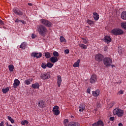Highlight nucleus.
Wrapping results in <instances>:
<instances>
[{"mask_svg":"<svg viewBox=\"0 0 126 126\" xmlns=\"http://www.w3.org/2000/svg\"><path fill=\"white\" fill-rule=\"evenodd\" d=\"M36 31L38 32L39 35L42 37H45L46 34L48 33V29H47V28L43 25H38L36 27Z\"/></svg>","mask_w":126,"mask_h":126,"instance_id":"nucleus-1","label":"nucleus"},{"mask_svg":"<svg viewBox=\"0 0 126 126\" xmlns=\"http://www.w3.org/2000/svg\"><path fill=\"white\" fill-rule=\"evenodd\" d=\"M113 115H116L119 117H123L125 114V111L120 108H115L113 110Z\"/></svg>","mask_w":126,"mask_h":126,"instance_id":"nucleus-2","label":"nucleus"},{"mask_svg":"<svg viewBox=\"0 0 126 126\" xmlns=\"http://www.w3.org/2000/svg\"><path fill=\"white\" fill-rule=\"evenodd\" d=\"M40 22L41 24H42L45 27H51L52 25H53V24H52V22H50V21L45 19H41L40 20Z\"/></svg>","mask_w":126,"mask_h":126,"instance_id":"nucleus-3","label":"nucleus"},{"mask_svg":"<svg viewBox=\"0 0 126 126\" xmlns=\"http://www.w3.org/2000/svg\"><path fill=\"white\" fill-rule=\"evenodd\" d=\"M111 33L115 36H118L119 35H122L124 34V31L121 29H114L111 30Z\"/></svg>","mask_w":126,"mask_h":126,"instance_id":"nucleus-4","label":"nucleus"},{"mask_svg":"<svg viewBox=\"0 0 126 126\" xmlns=\"http://www.w3.org/2000/svg\"><path fill=\"white\" fill-rule=\"evenodd\" d=\"M103 63L107 67L111 66L112 65V59L109 57H105L103 59Z\"/></svg>","mask_w":126,"mask_h":126,"instance_id":"nucleus-5","label":"nucleus"},{"mask_svg":"<svg viewBox=\"0 0 126 126\" xmlns=\"http://www.w3.org/2000/svg\"><path fill=\"white\" fill-rule=\"evenodd\" d=\"M51 75L49 72L44 73L40 75V78L42 80H47V79H49Z\"/></svg>","mask_w":126,"mask_h":126,"instance_id":"nucleus-6","label":"nucleus"},{"mask_svg":"<svg viewBox=\"0 0 126 126\" xmlns=\"http://www.w3.org/2000/svg\"><path fill=\"white\" fill-rule=\"evenodd\" d=\"M31 57H32V58H36V59H40V58H42V53H37L33 52L31 54Z\"/></svg>","mask_w":126,"mask_h":126,"instance_id":"nucleus-7","label":"nucleus"},{"mask_svg":"<svg viewBox=\"0 0 126 126\" xmlns=\"http://www.w3.org/2000/svg\"><path fill=\"white\" fill-rule=\"evenodd\" d=\"M95 61L97 62H102L103 59H104V56L101 54H98L95 56Z\"/></svg>","mask_w":126,"mask_h":126,"instance_id":"nucleus-8","label":"nucleus"},{"mask_svg":"<svg viewBox=\"0 0 126 126\" xmlns=\"http://www.w3.org/2000/svg\"><path fill=\"white\" fill-rule=\"evenodd\" d=\"M13 12L17 14V15L22 16L23 15V13L19 10V9L17 8H14L13 9Z\"/></svg>","mask_w":126,"mask_h":126,"instance_id":"nucleus-9","label":"nucleus"},{"mask_svg":"<svg viewBox=\"0 0 126 126\" xmlns=\"http://www.w3.org/2000/svg\"><path fill=\"white\" fill-rule=\"evenodd\" d=\"M96 81H97V76H96V75L95 74L92 75L90 79V83H92V84L95 83Z\"/></svg>","mask_w":126,"mask_h":126,"instance_id":"nucleus-10","label":"nucleus"},{"mask_svg":"<svg viewBox=\"0 0 126 126\" xmlns=\"http://www.w3.org/2000/svg\"><path fill=\"white\" fill-rule=\"evenodd\" d=\"M103 41L104 42L106 43V44H109L112 41V38H111V37H110V36L106 35L104 36Z\"/></svg>","mask_w":126,"mask_h":126,"instance_id":"nucleus-11","label":"nucleus"},{"mask_svg":"<svg viewBox=\"0 0 126 126\" xmlns=\"http://www.w3.org/2000/svg\"><path fill=\"white\" fill-rule=\"evenodd\" d=\"M53 112L54 113L55 116L60 115V110H59V106H55L53 109Z\"/></svg>","mask_w":126,"mask_h":126,"instance_id":"nucleus-12","label":"nucleus"},{"mask_svg":"<svg viewBox=\"0 0 126 126\" xmlns=\"http://www.w3.org/2000/svg\"><path fill=\"white\" fill-rule=\"evenodd\" d=\"M19 84H20V81L18 79H15L13 86L14 88H17L19 86Z\"/></svg>","mask_w":126,"mask_h":126,"instance_id":"nucleus-13","label":"nucleus"},{"mask_svg":"<svg viewBox=\"0 0 126 126\" xmlns=\"http://www.w3.org/2000/svg\"><path fill=\"white\" fill-rule=\"evenodd\" d=\"M85 104L82 103L79 106V111L80 113H82L84 110H85Z\"/></svg>","mask_w":126,"mask_h":126,"instance_id":"nucleus-14","label":"nucleus"},{"mask_svg":"<svg viewBox=\"0 0 126 126\" xmlns=\"http://www.w3.org/2000/svg\"><path fill=\"white\" fill-rule=\"evenodd\" d=\"M92 93L94 97H98L99 94H100V91L99 90H96L95 91H92Z\"/></svg>","mask_w":126,"mask_h":126,"instance_id":"nucleus-15","label":"nucleus"},{"mask_svg":"<svg viewBox=\"0 0 126 126\" xmlns=\"http://www.w3.org/2000/svg\"><path fill=\"white\" fill-rule=\"evenodd\" d=\"M62 76L61 75H58L57 76V84L58 85V87H61V84H62Z\"/></svg>","mask_w":126,"mask_h":126,"instance_id":"nucleus-16","label":"nucleus"},{"mask_svg":"<svg viewBox=\"0 0 126 126\" xmlns=\"http://www.w3.org/2000/svg\"><path fill=\"white\" fill-rule=\"evenodd\" d=\"M46 106V102L45 101H43V100H40L38 102V106L40 108H44Z\"/></svg>","mask_w":126,"mask_h":126,"instance_id":"nucleus-17","label":"nucleus"},{"mask_svg":"<svg viewBox=\"0 0 126 126\" xmlns=\"http://www.w3.org/2000/svg\"><path fill=\"white\" fill-rule=\"evenodd\" d=\"M69 126H80V124L78 122H71L69 123Z\"/></svg>","mask_w":126,"mask_h":126,"instance_id":"nucleus-18","label":"nucleus"},{"mask_svg":"<svg viewBox=\"0 0 126 126\" xmlns=\"http://www.w3.org/2000/svg\"><path fill=\"white\" fill-rule=\"evenodd\" d=\"M121 17L123 20H126V11H123L121 14Z\"/></svg>","mask_w":126,"mask_h":126,"instance_id":"nucleus-19","label":"nucleus"},{"mask_svg":"<svg viewBox=\"0 0 126 126\" xmlns=\"http://www.w3.org/2000/svg\"><path fill=\"white\" fill-rule=\"evenodd\" d=\"M50 61H51V63H57L58 62V58L56 57H52L50 58Z\"/></svg>","mask_w":126,"mask_h":126,"instance_id":"nucleus-20","label":"nucleus"},{"mask_svg":"<svg viewBox=\"0 0 126 126\" xmlns=\"http://www.w3.org/2000/svg\"><path fill=\"white\" fill-rule=\"evenodd\" d=\"M32 88H34V89H39L40 87V85H39V83H35L32 85Z\"/></svg>","mask_w":126,"mask_h":126,"instance_id":"nucleus-21","label":"nucleus"},{"mask_svg":"<svg viewBox=\"0 0 126 126\" xmlns=\"http://www.w3.org/2000/svg\"><path fill=\"white\" fill-rule=\"evenodd\" d=\"M32 81H33V79H29L27 80H25L24 82V83L27 85H29V84H31V83H32Z\"/></svg>","mask_w":126,"mask_h":126,"instance_id":"nucleus-22","label":"nucleus"},{"mask_svg":"<svg viewBox=\"0 0 126 126\" xmlns=\"http://www.w3.org/2000/svg\"><path fill=\"white\" fill-rule=\"evenodd\" d=\"M93 15L94 19V20H95V21L99 20V15L98 14V13L96 12H94Z\"/></svg>","mask_w":126,"mask_h":126,"instance_id":"nucleus-23","label":"nucleus"},{"mask_svg":"<svg viewBox=\"0 0 126 126\" xmlns=\"http://www.w3.org/2000/svg\"><path fill=\"white\" fill-rule=\"evenodd\" d=\"M79 63H80V60H77V62L73 64V66L74 67H79Z\"/></svg>","mask_w":126,"mask_h":126,"instance_id":"nucleus-24","label":"nucleus"},{"mask_svg":"<svg viewBox=\"0 0 126 126\" xmlns=\"http://www.w3.org/2000/svg\"><path fill=\"white\" fill-rule=\"evenodd\" d=\"M68 119H64L63 121V125L64 126H69V123Z\"/></svg>","mask_w":126,"mask_h":126,"instance_id":"nucleus-25","label":"nucleus"},{"mask_svg":"<svg viewBox=\"0 0 126 126\" xmlns=\"http://www.w3.org/2000/svg\"><path fill=\"white\" fill-rule=\"evenodd\" d=\"M20 48L22 49V50H25V48H26V44L25 42H23L21 43V45L20 46Z\"/></svg>","mask_w":126,"mask_h":126,"instance_id":"nucleus-26","label":"nucleus"},{"mask_svg":"<svg viewBox=\"0 0 126 126\" xmlns=\"http://www.w3.org/2000/svg\"><path fill=\"white\" fill-rule=\"evenodd\" d=\"M79 46L80 48H81V49H85V50H86V49H87V45H86L84 44H79Z\"/></svg>","mask_w":126,"mask_h":126,"instance_id":"nucleus-27","label":"nucleus"},{"mask_svg":"<svg viewBox=\"0 0 126 126\" xmlns=\"http://www.w3.org/2000/svg\"><path fill=\"white\" fill-rule=\"evenodd\" d=\"M60 39L61 43H66V40H65V38L63 37V36H61Z\"/></svg>","mask_w":126,"mask_h":126,"instance_id":"nucleus-28","label":"nucleus"},{"mask_svg":"<svg viewBox=\"0 0 126 126\" xmlns=\"http://www.w3.org/2000/svg\"><path fill=\"white\" fill-rule=\"evenodd\" d=\"M44 56L47 59H50L51 58V54L49 52H45Z\"/></svg>","mask_w":126,"mask_h":126,"instance_id":"nucleus-29","label":"nucleus"},{"mask_svg":"<svg viewBox=\"0 0 126 126\" xmlns=\"http://www.w3.org/2000/svg\"><path fill=\"white\" fill-rule=\"evenodd\" d=\"M2 91L3 93L5 94L7 93V92H8V91H9V87H7V88H6L5 89H2Z\"/></svg>","mask_w":126,"mask_h":126,"instance_id":"nucleus-30","label":"nucleus"},{"mask_svg":"<svg viewBox=\"0 0 126 126\" xmlns=\"http://www.w3.org/2000/svg\"><path fill=\"white\" fill-rule=\"evenodd\" d=\"M8 68L10 71H13V69H14V66L12 64H10L8 66Z\"/></svg>","mask_w":126,"mask_h":126,"instance_id":"nucleus-31","label":"nucleus"},{"mask_svg":"<svg viewBox=\"0 0 126 126\" xmlns=\"http://www.w3.org/2000/svg\"><path fill=\"white\" fill-rule=\"evenodd\" d=\"M97 126H104V123L101 120H98L97 122Z\"/></svg>","mask_w":126,"mask_h":126,"instance_id":"nucleus-32","label":"nucleus"},{"mask_svg":"<svg viewBox=\"0 0 126 126\" xmlns=\"http://www.w3.org/2000/svg\"><path fill=\"white\" fill-rule=\"evenodd\" d=\"M21 124L22 126H25V125H28V124H29V122L27 120H24L21 122Z\"/></svg>","mask_w":126,"mask_h":126,"instance_id":"nucleus-33","label":"nucleus"},{"mask_svg":"<svg viewBox=\"0 0 126 126\" xmlns=\"http://www.w3.org/2000/svg\"><path fill=\"white\" fill-rule=\"evenodd\" d=\"M47 67H49V68H52V67L54 66V64H53V63H47Z\"/></svg>","mask_w":126,"mask_h":126,"instance_id":"nucleus-34","label":"nucleus"},{"mask_svg":"<svg viewBox=\"0 0 126 126\" xmlns=\"http://www.w3.org/2000/svg\"><path fill=\"white\" fill-rule=\"evenodd\" d=\"M87 23L89 24V25H93V24H94V22L90 20H87Z\"/></svg>","mask_w":126,"mask_h":126,"instance_id":"nucleus-35","label":"nucleus"},{"mask_svg":"<svg viewBox=\"0 0 126 126\" xmlns=\"http://www.w3.org/2000/svg\"><path fill=\"white\" fill-rule=\"evenodd\" d=\"M122 28H124L126 30V23H121V24Z\"/></svg>","mask_w":126,"mask_h":126,"instance_id":"nucleus-36","label":"nucleus"},{"mask_svg":"<svg viewBox=\"0 0 126 126\" xmlns=\"http://www.w3.org/2000/svg\"><path fill=\"white\" fill-rule=\"evenodd\" d=\"M82 41L84 44H88V39L82 38Z\"/></svg>","mask_w":126,"mask_h":126,"instance_id":"nucleus-37","label":"nucleus"},{"mask_svg":"<svg viewBox=\"0 0 126 126\" xmlns=\"http://www.w3.org/2000/svg\"><path fill=\"white\" fill-rule=\"evenodd\" d=\"M7 119H8V120H9V121L11 122V124H13V123H14V120L12 119L11 117L8 116Z\"/></svg>","mask_w":126,"mask_h":126,"instance_id":"nucleus-38","label":"nucleus"},{"mask_svg":"<svg viewBox=\"0 0 126 126\" xmlns=\"http://www.w3.org/2000/svg\"><path fill=\"white\" fill-rule=\"evenodd\" d=\"M53 56L54 57H59V52H57V51H54L53 52Z\"/></svg>","mask_w":126,"mask_h":126,"instance_id":"nucleus-39","label":"nucleus"},{"mask_svg":"<svg viewBox=\"0 0 126 126\" xmlns=\"http://www.w3.org/2000/svg\"><path fill=\"white\" fill-rule=\"evenodd\" d=\"M115 104V102L114 101H112L111 102H110L109 104H108V107L109 108H112V107H113V106H114Z\"/></svg>","mask_w":126,"mask_h":126,"instance_id":"nucleus-40","label":"nucleus"},{"mask_svg":"<svg viewBox=\"0 0 126 126\" xmlns=\"http://www.w3.org/2000/svg\"><path fill=\"white\" fill-rule=\"evenodd\" d=\"M41 67H42V68H47V64H45V63H42L41 64Z\"/></svg>","mask_w":126,"mask_h":126,"instance_id":"nucleus-41","label":"nucleus"},{"mask_svg":"<svg viewBox=\"0 0 126 126\" xmlns=\"http://www.w3.org/2000/svg\"><path fill=\"white\" fill-rule=\"evenodd\" d=\"M87 93H88L89 94H90L91 92V89L90 88H88L87 90Z\"/></svg>","mask_w":126,"mask_h":126,"instance_id":"nucleus-42","label":"nucleus"},{"mask_svg":"<svg viewBox=\"0 0 126 126\" xmlns=\"http://www.w3.org/2000/svg\"><path fill=\"white\" fill-rule=\"evenodd\" d=\"M64 54H69V50L68 49H66V50H65L64 51Z\"/></svg>","mask_w":126,"mask_h":126,"instance_id":"nucleus-43","label":"nucleus"},{"mask_svg":"<svg viewBox=\"0 0 126 126\" xmlns=\"http://www.w3.org/2000/svg\"><path fill=\"white\" fill-rule=\"evenodd\" d=\"M124 94V91H123L122 90H121L120 91H119L118 93V94L119 95L121 94Z\"/></svg>","mask_w":126,"mask_h":126,"instance_id":"nucleus-44","label":"nucleus"},{"mask_svg":"<svg viewBox=\"0 0 126 126\" xmlns=\"http://www.w3.org/2000/svg\"><path fill=\"white\" fill-rule=\"evenodd\" d=\"M4 23L2 21V20L0 19V25H4Z\"/></svg>","mask_w":126,"mask_h":126,"instance_id":"nucleus-45","label":"nucleus"},{"mask_svg":"<svg viewBox=\"0 0 126 126\" xmlns=\"http://www.w3.org/2000/svg\"><path fill=\"white\" fill-rule=\"evenodd\" d=\"M21 21V20L18 19V18L16 19V20H15V22L17 23H18V22H20Z\"/></svg>","mask_w":126,"mask_h":126,"instance_id":"nucleus-46","label":"nucleus"},{"mask_svg":"<svg viewBox=\"0 0 126 126\" xmlns=\"http://www.w3.org/2000/svg\"><path fill=\"white\" fill-rule=\"evenodd\" d=\"M109 120H110V121H111L112 122H113V121H114V120H115V117H110L109 118Z\"/></svg>","mask_w":126,"mask_h":126,"instance_id":"nucleus-47","label":"nucleus"},{"mask_svg":"<svg viewBox=\"0 0 126 126\" xmlns=\"http://www.w3.org/2000/svg\"><path fill=\"white\" fill-rule=\"evenodd\" d=\"M92 126H98V124H97V122H95V123L93 124Z\"/></svg>","mask_w":126,"mask_h":126,"instance_id":"nucleus-48","label":"nucleus"},{"mask_svg":"<svg viewBox=\"0 0 126 126\" xmlns=\"http://www.w3.org/2000/svg\"><path fill=\"white\" fill-rule=\"evenodd\" d=\"M20 22H22L23 24H26V22L24 20H21Z\"/></svg>","mask_w":126,"mask_h":126,"instance_id":"nucleus-49","label":"nucleus"},{"mask_svg":"<svg viewBox=\"0 0 126 126\" xmlns=\"http://www.w3.org/2000/svg\"><path fill=\"white\" fill-rule=\"evenodd\" d=\"M35 37H36V35H35V34H32V39H35Z\"/></svg>","mask_w":126,"mask_h":126,"instance_id":"nucleus-50","label":"nucleus"},{"mask_svg":"<svg viewBox=\"0 0 126 126\" xmlns=\"http://www.w3.org/2000/svg\"><path fill=\"white\" fill-rule=\"evenodd\" d=\"M0 126H4V125H3V122H1L0 123Z\"/></svg>","mask_w":126,"mask_h":126,"instance_id":"nucleus-51","label":"nucleus"},{"mask_svg":"<svg viewBox=\"0 0 126 126\" xmlns=\"http://www.w3.org/2000/svg\"><path fill=\"white\" fill-rule=\"evenodd\" d=\"M107 49H108L107 47H105L104 48V51H105V52L107 51Z\"/></svg>","mask_w":126,"mask_h":126,"instance_id":"nucleus-52","label":"nucleus"},{"mask_svg":"<svg viewBox=\"0 0 126 126\" xmlns=\"http://www.w3.org/2000/svg\"><path fill=\"white\" fill-rule=\"evenodd\" d=\"M28 5H30V6H32V4L31 3H28Z\"/></svg>","mask_w":126,"mask_h":126,"instance_id":"nucleus-53","label":"nucleus"},{"mask_svg":"<svg viewBox=\"0 0 126 126\" xmlns=\"http://www.w3.org/2000/svg\"><path fill=\"white\" fill-rule=\"evenodd\" d=\"M119 126H123V124L122 123H119V125H118Z\"/></svg>","mask_w":126,"mask_h":126,"instance_id":"nucleus-54","label":"nucleus"},{"mask_svg":"<svg viewBox=\"0 0 126 126\" xmlns=\"http://www.w3.org/2000/svg\"><path fill=\"white\" fill-rule=\"evenodd\" d=\"M6 126H9V125H8V122L6 123Z\"/></svg>","mask_w":126,"mask_h":126,"instance_id":"nucleus-55","label":"nucleus"},{"mask_svg":"<svg viewBox=\"0 0 126 126\" xmlns=\"http://www.w3.org/2000/svg\"><path fill=\"white\" fill-rule=\"evenodd\" d=\"M111 66H112V67H115V65H112Z\"/></svg>","mask_w":126,"mask_h":126,"instance_id":"nucleus-56","label":"nucleus"},{"mask_svg":"<svg viewBox=\"0 0 126 126\" xmlns=\"http://www.w3.org/2000/svg\"><path fill=\"white\" fill-rule=\"evenodd\" d=\"M12 126V125H10V126Z\"/></svg>","mask_w":126,"mask_h":126,"instance_id":"nucleus-57","label":"nucleus"}]
</instances>
